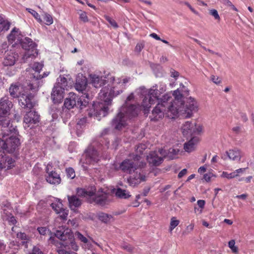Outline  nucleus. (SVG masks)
<instances>
[{"instance_id": "obj_64", "label": "nucleus", "mask_w": 254, "mask_h": 254, "mask_svg": "<svg viewBox=\"0 0 254 254\" xmlns=\"http://www.w3.org/2000/svg\"><path fill=\"white\" fill-rule=\"evenodd\" d=\"M150 191V188H145L143 190V192H142V194L143 196H146L148 192H149Z\"/></svg>"}, {"instance_id": "obj_27", "label": "nucleus", "mask_w": 254, "mask_h": 254, "mask_svg": "<svg viewBox=\"0 0 254 254\" xmlns=\"http://www.w3.org/2000/svg\"><path fill=\"white\" fill-rule=\"evenodd\" d=\"M199 139L197 137H192L188 142L184 144V148L188 152H190L194 150L196 147Z\"/></svg>"}, {"instance_id": "obj_36", "label": "nucleus", "mask_w": 254, "mask_h": 254, "mask_svg": "<svg viewBox=\"0 0 254 254\" xmlns=\"http://www.w3.org/2000/svg\"><path fill=\"white\" fill-rule=\"evenodd\" d=\"M10 23L0 15V32L9 29Z\"/></svg>"}, {"instance_id": "obj_55", "label": "nucleus", "mask_w": 254, "mask_h": 254, "mask_svg": "<svg viewBox=\"0 0 254 254\" xmlns=\"http://www.w3.org/2000/svg\"><path fill=\"white\" fill-rule=\"evenodd\" d=\"M144 47V44L142 43H138L135 48V51L138 53H140Z\"/></svg>"}, {"instance_id": "obj_46", "label": "nucleus", "mask_w": 254, "mask_h": 254, "mask_svg": "<svg viewBox=\"0 0 254 254\" xmlns=\"http://www.w3.org/2000/svg\"><path fill=\"white\" fill-rule=\"evenodd\" d=\"M104 17L114 28H118L119 26L115 20L107 15H105Z\"/></svg>"}, {"instance_id": "obj_39", "label": "nucleus", "mask_w": 254, "mask_h": 254, "mask_svg": "<svg viewBox=\"0 0 254 254\" xmlns=\"http://www.w3.org/2000/svg\"><path fill=\"white\" fill-rule=\"evenodd\" d=\"M70 248L71 249L70 245L68 244V246L65 248L64 246H61L60 248L57 250V253L59 254H77L76 253L71 251H68V250Z\"/></svg>"}, {"instance_id": "obj_2", "label": "nucleus", "mask_w": 254, "mask_h": 254, "mask_svg": "<svg viewBox=\"0 0 254 254\" xmlns=\"http://www.w3.org/2000/svg\"><path fill=\"white\" fill-rule=\"evenodd\" d=\"M110 82H112L111 86H105L102 88L99 93V98L100 102L98 103H94L93 105V109L88 113L90 117H95L100 121L101 117H105L108 114L109 107L112 105V99L117 96L113 94H109V92L114 89L115 91L119 89V84H115V81H112L110 77L108 79Z\"/></svg>"}, {"instance_id": "obj_14", "label": "nucleus", "mask_w": 254, "mask_h": 254, "mask_svg": "<svg viewBox=\"0 0 254 254\" xmlns=\"http://www.w3.org/2000/svg\"><path fill=\"white\" fill-rule=\"evenodd\" d=\"M179 150L171 148L168 152L163 149H159L158 150L151 151L148 155L147 156L146 159H163L165 157L173 158L174 155L179 153Z\"/></svg>"}, {"instance_id": "obj_45", "label": "nucleus", "mask_w": 254, "mask_h": 254, "mask_svg": "<svg viewBox=\"0 0 254 254\" xmlns=\"http://www.w3.org/2000/svg\"><path fill=\"white\" fill-rule=\"evenodd\" d=\"M37 230L41 235H46L51 233L50 230L45 227H40L37 228Z\"/></svg>"}, {"instance_id": "obj_12", "label": "nucleus", "mask_w": 254, "mask_h": 254, "mask_svg": "<svg viewBox=\"0 0 254 254\" xmlns=\"http://www.w3.org/2000/svg\"><path fill=\"white\" fill-rule=\"evenodd\" d=\"M43 64L39 63H35L34 64L32 69L35 71L30 76L31 79L30 82L28 85V89L31 90L36 91L41 84L40 79L42 78L40 72L42 69Z\"/></svg>"}, {"instance_id": "obj_47", "label": "nucleus", "mask_w": 254, "mask_h": 254, "mask_svg": "<svg viewBox=\"0 0 254 254\" xmlns=\"http://www.w3.org/2000/svg\"><path fill=\"white\" fill-rule=\"evenodd\" d=\"M79 15V18L84 22L88 21V18L87 16L86 13L85 11L79 10L78 12Z\"/></svg>"}, {"instance_id": "obj_57", "label": "nucleus", "mask_w": 254, "mask_h": 254, "mask_svg": "<svg viewBox=\"0 0 254 254\" xmlns=\"http://www.w3.org/2000/svg\"><path fill=\"white\" fill-rule=\"evenodd\" d=\"M216 157H217L216 155H215V154L212 155V154L210 152H208L207 153H205V154L204 155V159H206L207 158H211V159H216Z\"/></svg>"}, {"instance_id": "obj_23", "label": "nucleus", "mask_w": 254, "mask_h": 254, "mask_svg": "<svg viewBox=\"0 0 254 254\" xmlns=\"http://www.w3.org/2000/svg\"><path fill=\"white\" fill-rule=\"evenodd\" d=\"M22 37L19 29L14 28L8 36L7 38L9 42L12 43L14 42V44H17L21 41Z\"/></svg>"}, {"instance_id": "obj_30", "label": "nucleus", "mask_w": 254, "mask_h": 254, "mask_svg": "<svg viewBox=\"0 0 254 254\" xmlns=\"http://www.w3.org/2000/svg\"><path fill=\"white\" fill-rule=\"evenodd\" d=\"M114 193L117 197L122 199H127L131 196L129 194V192L121 188H118L115 190Z\"/></svg>"}, {"instance_id": "obj_21", "label": "nucleus", "mask_w": 254, "mask_h": 254, "mask_svg": "<svg viewBox=\"0 0 254 254\" xmlns=\"http://www.w3.org/2000/svg\"><path fill=\"white\" fill-rule=\"evenodd\" d=\"M64 89L58 85H55L51 94V98L55 103H61L64 98Z\"/></svg>"}, {"instance_id": "obj_32", "label": "nucleus", "mask_w": 254, "mask_h": 254, "mask_svg": "<svg viewBox=\"0 0 254 254\" xmlns=\"http://www.w3.org/2000/svg\"><path fill=\"white\" fill-rule=\"evenodd\" d=\"M10 95L13 98L18 97L20 95L19 87L15 84L11 85L9 88Z\"/></svg>"}, {"instance_id": "obj_13", "label": "nucleus", "mask_w": 254, "mask_h": 254, "mask_svg": "<svg viewBox=\"0 0 254 254\" xmlns=\"http://www.w3.org/2000/svg\"><path fill=\"white\" fill-rule=\"evenodd\" d=\"M181 130L184 136L190 137L199 133L202 131V127L199 125L187 121L183 124Z\"/></svg>"}, {"instance_id": "obj_59", "label": "nucleus", "mask_w": 254, "mask_h": 254, "mask_svg": "<svg viewBox=\"0 0 254 254\" xmlns=\"http://www.w3.org/2000/svg\"><path fill=\"white\" fill-rule=\"evenodd\" d=\"M211 177H212V174L211 173L205 174L203 176V179L206 182H208L210 181Z\"/></svg>"}, {"instance_id": "obj_53", "label": "nucleus", "mask_w": 254, "mask_h": 254, "mask_svg": "<svg viewBox=\"0 0 254 254\" xmlns=\"http://www.w3.org/2000/svg\"><path fill=\"white\" fill-rule=\"evenodd\" d=\"M237 176V174H236V172H233L230 174H228L226 172H223V177H226L228 179H231V178H233Z\"/></svg>"}, {"instance_id": "obj_16", "label": "nucleus", "mask_w": 254, "mask_h": 254, "mask_svg": "<svg viewBox=\"0 0 254 254\" xmlns=\"http://www.w3.org/2000/svg\"><path fill=\"white\" fill-rule=\"evenodd\" d=\"M16 129L15 135L17 134ZM5 141V151L8 153H12L16 150L20 145L19 139L16 135H11L7 138H4Z\"/></svg>"}, {"instance_id": "obj_17", "label": "nucleus", "mask_w": 254, "mask_h": 254, "mask_svg": "<svg viewBox=\"0 0 254 254\" xmlns=\"http://www.w3.org/2000/svg\"><path fill=\"white\" fill-rule=\"evenodd\" d=\"M24 127L32 128L33 125H35L39 122V116L35 111H30L27 112L24 117Z\"/></svg>"}, {"instance_id": "obj_8", "label": "nucleus", "mask_w": 254, "mask_h": 254, "mask_svg": "<svg viewBox=\"0 0 254 254\" xmlns=\"http://www.w3.org/2000/svg\"><path fill=\"white\" fill-rule=\"evenodd\" d=\"M170 99L171 97L169 94H165L162 96L160 99V102L158 103L152 112L153 116V117L151 118L152 121H157L159 119L162 118L165 115L170 118L167 113L168 111V101Z\"/></svg>"}, {"instance_id": "obj_28", "label": "nucleus", "mask_w": 254, "mask_h": 254, "mask_svg": "<svg viewBox=\"0 0 254 254\" xmlns=\"http://www.w3.org/2000/svg\"><path fill=\"white\" fill-rule=\"evenodd\" d=\"M83 156L86 159H95L98 156V152L93 146L89 145L84 151Z\"/></svg>"}, {"instance_id": "obj_35", "label": "nucleus", "mask_w": 254, "mask_h": 254, "mask_svg": "<svg viewBox=\"0 0 254 254\" xmlns=\"http://www.w3.org/2000/svg\"><path fill=\"white\" fill-rule=\"evenodd\" d=\"M146 145L145 144H140L138 145L135 149V154L134 159H140L143 157L140 155L143 154L144 150L146 149Z\"/></svg>"}, {"instance_id": "obj_5", "label": "nucleus", "mask_w": 254, "mask_h": 254, "mask_svg": "<svg viewBox=\"0 0 254 254\" xmlns=\"http://www.w3.org/2000/svg\"><path fill=\"white\" fill-rule=\"evenodd\" d=\"M166 85L164 84H160L159 85H155L151 88L146 96H145L142 103V107L144 109V114H147L149 109L152 104L155 103L156 101L160 102L159 96L166 91Z\"/></svg>"}, {"instance_id": "obj_63", "label": "nucleus", "mask_w": 254, "mask_h": 254, "mask_svg": "<svg viewBox=\"0 0 254 254\" xmlns=\"http://www.w3.org/2000/svg\"><path fill=\"white\" fill-rule=\"evenodd\" d=\"M248 196V194H241V195H237L236 196V198H240V199H243V200H245L247 198Z\"/></svg>"}, {"instance_id": "obj_44", "label": "nucleus", "mask_w": 254, "mask_h": 254, "mask_svg": "<svg viewBox=\"0 0 254 254\" xmlns=\"http://www.w3.org/2000/svg\"><path fill=\"white\" fill-rule=\"evenodd\" d=\"M209 13L210 15L214 17L215 20H218V21H220V17L218 13V11L215 9H210L209 10Z\"/></svg>"}, {"instance_id": "obj_50", "label": "nucleus", "mask_w": 254, "mask_h": 254, "mask_svg": "<svg viewBox=\"0 0 254 254\" xmlns=\"http://www.w3.org/2000/svg\"><path fill=\"white\" fill-rule=\"evenodd\" d=\"M66 173L67 176L71 179H73L75 176V172L74 170L71 168H68L66 169Z\"/></svg>"}, {"instance_id": "obj_62", "label": "nucleus", "mask_w": 254, "mask_h": 254, "mask_svg": "<svg viewBox=\"0 0 254 254\" xmlns=\"http://www.w3.org/2000/svg\"><path fill=\"white\" fill-rule=\"evenodd\" d=\"M206 167L205 166L199 167L198 169V172L200 174H202L206 171Z\"/></svg>"}, {"instance_id": "obj_41", "label": "nucleus", "mask_w": 254, "mask_h": 254, "mask_svg": "<svg viewBox=\"0 0 254 254\" xmlns=\"http://www.w3.org/2000/svg\"><path fill=\"white\" fill-rule=\"evenodd\" d=\"M57 214H60V217L63 220H66L68 214V210L66 209H64L63 208L62 210L59 211V213H57Z\"/></svg>"}, {"instance_id": "obj_15", "label": "nucleus", "mask_w": 254, "mask_h": 254, "mask_svg": "<svg viewBox=\"0 0 254 254\" xmlns=\"http://www.w3.org/2000/svg\"><path fill=\"white\" fill-rule=\"evenodd\" d=\"M2 50L1 53H4V58L2 64L4 66H12L14 65L18 56L13 50H5L7 48L6 44H3L2 45Z\"/></svg>"}, {"instance_id": "obj_42", "label": "nucleus", "mask_w": 254, "mask_h": 254, "mask_svg": "<svg viewBox=\"0 0 254 254\" xmlns=\"http://www.w3.org/2000/svg\"><path fill=\"white\" fill-rule=\"evenodd\" d=\"M75 236L77 238L80 240L81 242H83L84 244H87L88 242V240L87 238L84 236L81 233L79 232H76L75 233Z\"/></svg>"}, {"instance_id": "obj_10", "label": "nucleus", "mask_w": 254, "mask_h": 254, "mask_svg": "<svg viewBox=\"0 0 254 254\" xmlns=\"http://www.w3.org/2000/svg\"><path fill=\"white\" fill-rule=\"evenodd\" d=\"M20 44L22 48L25 50L23 55V59L25 62H27L29 58H34L38 55V51L36 48V45L31 39L28 37L22 39L19 43Z\"/></svg>"}, {"instance_id": "obj_26", "label": "nucleus", "mask_w": 254, "mask_h": 254, "mask_svg": "<svg viewBox=\"0 0 254 254\" xmlns=\"http://www.w3.org/2000/svg\"><path fill=\"white\" fill-rule=\"evenodd\" d=\"M91 83L95 88H99L105 84L106 80L95 74H91L89 75Z\"/></svg>"}, {"instance_id": "obj_48", "label": "nucleus", "mask_w": 254, "mask_h": 254, "mask_svg": "<svg viewBox=\"0 0 254 254\" xmlns=\"http://www.w3.org/2000/svg\"><path fill=\"white\" fill-rule=\"evenodd\" d=\"M44 19L46 22V24L48 25H50L53 23V20L52 16L48 13H45Z\"/></svg>"}, {"instance_id": "obj_60", "label": "nucleus", "mask_w": 254, "mask_h": 254, "mask_svg": "<svg viewBox=\"0 0 254 254\" xmlns=\"http://www.w3.org/2000/svg\"><path fill=\"white\" fill-rule=\"evenodd\" d=\"M187 170L186 169H183L179 173V174H178V178H182L184 176H185L187 174Z\"/></svg>"}, {"instance_id": "obj_54", "label": "nucleus", "mask_w": 254, "mask_h": 254, "mask_svg": "<svg viewBox=\"0 0 254 254\" xmlns=\"http://www.w3.org/2000/svg\"><path fill=\"white\" fill-rule=\"evenodd\" d=\"M26 10H27L29 13H30L36 19H40V15L34 10L27 8H26Z\"/></svg>"}, {"instance_id": "obj_22", "label": "nucleus", "mask_w": 254, "mask_h": 254, "mask_svg": "<svg viewBox=\"0 0 254 254\" xmlns=\"http://www.w3.org/2000/svg\"><path fill=\"white\" fill-rule=\"evenodd\" d=\"M87 85V79L85 77L83 76L81 78L76 79L75 85V88L76 90L81 92L82 95L81 96H86L85 94L89 95L86 92V89Z\"/></svg>"}, {"instance_id": "obj_19", "label": "nucleus", "mask_w": 254, "mask_h": 254, "mask_svg": "<svg viewBox=\"0 0 254 254\" xmlns=\"http://www.w3.org/2000/svg\"><path fill=\"white\" fill-rule=\"evenodd\" d=\"M33 98L31 94L27 95L22 94L19 99V103L23 108L31 109L35 105V103L32 101Z\"/></svg>"}, {"instance_id": "obj_6", "label": "nucleus", "mask_w": 254, "mask_h": 254, "mask_svg": "<svg viewBox=\"0 0 254 254\" xmlns=\"http://www.w3.org/2000/svg\"><path fill=\"white\" fill-rule=\"evenodd\" d=\"M55 236L63 241L64 243H62L61 246H64L65 248L70 245L71 249L76 251L78 250V247L75 244L74 241V236L71 229L65 227H60L55 233Z\"/></svg>"}, {"instance_id": "obj_9", "label": "nucleus", "mask_w": 254, "mask_h": 254, "mask_svg": "<svg viewBox=\"0 0 254 254\" xmlns=\"http://www.w3.org/2000/svg\"><path fill=\"white\" fill-rule=\"evenodd\" d=\"M86 96H81L80 97L74 93L69 94V98H66L64 103L65 108L68 109L73 108L77 106L81 109L86 107L89 102V97L87 94H85Z\"/></svg>"}, {"instance_id": "obj_37", "label": "nucleus", "mask_w": 254, "mask_h": 254, "mask_svg": "<svg viewBox=\"0 0 254 254\" xmlns=\"http://www.w3.org/2000/svg\"><path fill=\"white\" fill-rule=\"evenodd\" d=\"M51 206L55 211L57 213L63 208V205L60 199H56L51 204Z\"/></svg>"}, {"instance_id": "obj_58", "label": "nucleus", "mask_w": 254, "mask_h": 254, "mask_svg": "<svg viewBox=\"0 0 254 254\" xmlns=\"http://www.w3.org/2000/svg\"><path fill=\"white\" fill-rule=\"evenodd\" d=\"M232 130L236 133H239L242 131V127L240 126H237L232 128Z\"/></svg>"}, {"instance_id": "obj_24", "label": "nucleus", "mask_w": 254, "mask_h": 254, "mask_svg": "<svg viewBox=\"0 0 254 254\" xmlns=\"http://www.w3.org/2000/svg\"><path fill=\"white\" fill-rule=\"evenodd\" d=\"M48 169L47 170V173H48V175L46 177L47 181L53 185H58L61 182V179L60 175L55 171H51L48 172Z\"/></svg>"}, {"instance_id": "obj_31", "label": "nucleus", "mask_w": 254, "mask_h": 254, "mask_svg": "<svg viewBox=\"0 0 254 254\" xmlns=\"http://www.w3.org/2000/svg\"><path fill=\"white\" fill-rule=\"evenodd\" d=\"M226 153L229 159H240L243 157L242 153L238 149L229 150Z\"/></svg>"}, {"instance_id": "obj_20", "label": "nucleus", "mask_w": 254, "mask_h": 254, "mask_svg": "<svg viewBox=\"0 0 254 254\" xmlns=\"http://www.w3.org/2000/svg\"><path fill=\"white\" fill-rule=\"evenodd\" d=\"M110 79L112 81H115V84H119V89L117 91H115L114 89H113V91H111V92H109V94H113L114 95H119L123 92V90L125 89V84L128 82L130 78L127 77L121 79L119 78L116 79L115 77L111 76L110 77Z\"/></svg>"}, {"instance_id": "obj_38", "label": "nucleus", "mask_w": 254, "mask_h": 254, "mask_svg": "<svg viewBox=\"0 0 254 254\" xmlns=\"http://www.w3.org/2000/svg\"><path fill=\"white\" fill-rule=\"evenodd\" d=\"M55 85H58L59 87H61L62 89L64 90L67 85L66 78L64 77L60 76L57 79V82Z\"/></svg>"}, {"instance_id": "obj_52", "label": "nucleus", "mask_w": 254, "mask_h": 254, "mask_svg": "<svg viewBox=\"0 0 254 254\" xmlns=\"http://www.w3.org/2000/svg\"><path fill=\"white\" fill-rule=\"evenodd\" d=\"M28 254H43V252L38 246H34Z\"/></svg>"}, {"instance_id": "obj_29", "label": "nucleus", "mask_w": 254, "mask_h": 254, "mask_svg": "<svg viewBox=\"0 0 254 254\" xmlns=\"http://www.w3.org/2000/svg\"><path fill=\"white\" fill-rule=\"evenodd\" d=\"M5 129V128H2V130L3 131L2 135V139L0 138V156H2V153L5 151V141L4 138L6 137V136H8V132L12 133V132H14L15 133L16 129L12 131L4 130ZM3 157V156H2Z\"/></svg>"}, {"instance_id": "obj_33", "label": "nucleus", "mask_w": 254, "mask_h": 254, "mask_svg": "<svg viewBox=\"0 0 254 254\" xmlns=\"http://www.w3.org/2000/svg\"><path fill=\"white\" fill-rule=\"evenodd\" d=\"M97 217L99 220L105 223L110 222V220L113 218L111 215L103 212L99 213L98 214Z\"/></svg>"}, {"instance_id": "obj_43", "label": "nucleus", "mask_w": 254, "mask_h": 254, "mask_svg": "<svg viewBox=\"0 0 254 254\" xmlns=\"http://www.w3.org/2000/svg\"><path fill=\"white\" fill-rule=\"evenodd\" d=\"M228 246L232 251L234 253H237L238 251V248L235 246V241L234 240L230 241L228 243Z\"/></svg>"}, {"instance_id": "obj_3", "label": "nucleus", "mask_w": 254, "mask_h": 254, "mask_svg": "<svg viewBox=\"0 0 254 254\" xmlns=\"http://www.w3.org/2000/svg\"><path fill=\"white\" fill-rule=\"evenodd\" d=\"M134 99L132 93L127 97L125 104L121 108L120 112L112 121V126L116 129L120 130L127 125V119L135 117L138 114V109L135 105L130 104L129 102Z\"/></svg>"}, {"instance_id": "obj_56", "label": "nucleus", "mask_w": 254, "mask_h": 254, "mask_svg": "<svg viewBox=\"0 0 254 254\" xmlns=\"http://www.w3.org/2000/svg\"><path fill=\"white\" fill-rule=\"evenodd\" d=\"M122 248L128 252H132L133 248L129 245H124L122 246Z\"/></svg>"}, {"instance_id": "obj_11", "label": "nucleus", "mask_w": 254, "mask_h": 254, "mask_svg": "<svg viewBox=\"0 0 254 254\" xmlns=\"http://www.w3.org/2000/svg\"><path fill=\"white\" fill-rule=\"evenodd\" d=\"M77 194L78 195L84 197L91 196L93 199V201L96 204L103 205H104L107 199V194L103 191L102 189H100L94 195L93 191H87L84 189H78L77 190Z\"/></svg>"}, {"instance_id": "obj_7", "label": "nucleus", "mask_w": 254, "mask_h": 254, "mask_svg": "<svg viewBox=\"0 0 254 254\" xmlns=\"http://www.w3.org/2000/svg\"><path fill=\"white\" fill-rule=\"evenodd\" d=\"M140 160H124L121 163L117 165L114 164V168L115 170H121L124 173L132 174L135 170L143 168L146 163Z\"/></svg>"}, {"instance_id": "obj_25", "label": "nucleus", "mask_w": 254, "mask_h": 254, "mask_svg": "<svg viewBox=\"0 0 254 254\" xmlns=\"http://www.w3.org/2000/svg\"><path fill=\"white\" fill-rule=\"evenodd\" d=\"M69 207L71 210H75L81 205V200L77 195L67 196Z\"/></svg>"}, {"instance_id": "obj_40", "label": "nucleus", "mask_w": 254, "mask_h": 254, "mask_svg": "<svg viewBox=\"0 0 254 254\" xmlns=\"http://www.w3.org/2000/svg\"><path fill=\"white\" fill-rule=\"evenodd\" d=\"M179 220H177L175 217H172L169 227L170 232H171L172 230L179 225Z\"/></svg>"}, {"instance_id": "obj_4", "label": "nucleus", "mask_w": 254, "mask_h": 254, "mask_svg": "<svg viewBox=\"0 0 254 254\" xmlns=\"http://www.w3.org/2000/svg\"><path fill=\"white\" fill-rule=\"evenodd\" d=\"M12 106L13 104L8 97H4L0 99V124L2 128H5L4 130L12 131L15 130L16 127L11 123L8 117Z\"/></svg>"}, {"instance_id": "obj_34", "label": "nucleus", "mask_w": 254, "mask_h": 254, "mask_svg": "<svg viewBox=\"0 0 254 254\" xmlns=\"http://www.w3.org/2000/svg\"><path fill=\"white\" fill-rule=\"evenodd\" d=\"M14 160H0V169H10L13 166Z\"/></svg>"}, {"instance_id": "obj_49", "label": "nucleus", "mask_w": 254, "mask_h": 254, "mask_svg": "<svg viewBox=\"0 0 254 254\" xmlns=\"http://www.w3.org/2000/svg\"><path fill=\"white\" fill-rule=\"evenodd\" d=\"M163 160H150L149 165L151 167L159 166L162 163Z\"/></svg>"}, {"instance_id": "obj_18", "label": "nucleus", "mask_w": 254, "mask_h": 254, "mask_svg": "<svg viewBox=\"0 0 254 254\" xmlns=\"http://www.w3.org/2000/svg\"><path fill=\"white\" fill-rule=\"evenodd\" d=\"M140 169L135 170V172H134V174L130 176L127 179V182L130 186H135L141 182L145 181L146 176L144 174L140 173Z\"/></svg>"}, {"instance_id": "obj_1", "label": "nucleus", "mask_w": 254, "mask_h": 254, "mask_svg": "<svg viewBox=\"0 0 254 254\" xmlns=\"http://www.w3.org/2000/svg\"><path fill=\"white\" fill-rule=\"evenodd\" d=\"M169 94L171 99L168 101L167 115L170 119H174L177 116H181L184 118H189L191 117L193 112L197 110L198 105L194 98L190 97L184 104L182 101V94L179 89L174 91V100L172 99L171 94Z\"/></svg>"}, {"instance_id": "obj_61", "label": "nucleus", "mask_w": 254, "mask_h": 254, "mask_svg": "<svg viewBox=\"0 0 254 254\" xmlns=\"http://www.w3.org/2000/svg\"><path fill=\"white\" fill-rule=\"evenodd\" d=\"M197 205L198 206L201 208H203L204 207V206L205 205V201L203 200H198L197 202Z\"/></svg>"}, {"instance_id": "obj_51", "label": "nucleus", "mask_w": 254, "mask_h": 254, "mask_svg": "<svg viewBox=\"0 0 254 254\" xmlns=\"http://www.w3.org/2000/svg\"><path fill=\"white\" fill-rule=\"evenodd\" d=\"M211 80L216 84L220 85L221 83V78L218 76L212 75L211 76Z\"/></svg>"}]
</instances>
